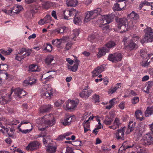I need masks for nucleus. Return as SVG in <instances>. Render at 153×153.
I'll return each instance as SVG.
<instances>
[{"label": "nucleus", "mask_w": 153, "mask_h": 153, "mask_svg": "<svg viewBox=\"0 0 153 153\" xmlns=\"http://www.w3.org/2000/svg\"><path fill=\"white\" fill-rule=\"evenodd\" d=\"M102 10L100 8H97L91 11H87L84 20L85 22H87L91 19L95 18L99 15H101L100 19L98 20L97 22L99 25V27H101L103 30L105 28L104 21L105 20V15H101L102 13Z\"/></svg>", "instance_id": "f257e3e1"}, {"label": "nucleus", "mask_w": 153, "mask_h": 153, "mask_svg": "<svg viewBox=\"0 0 153 153\" xmlns=\"http://www.w3.org/2000/svg\"><path fill=\"white\" fill-rule=\"evenodd\" d=\"M50 86L48 85H45L42 88L41 93L43 97L50 99L53 96V91Z\"/></svg>", "instance_id": "f03ea898"}, {"label": "nucleus", "mask_w": 153, "mask_h": 153, "mask_svg": "<svg viewBox=\"0 0 153 153\" xmlns=\"http://www.w3.org/2000/svg\"><path fill=\"white\" fill-rule=\"evenodd\" d=\"M145 33L143 40L144 42H153V29L150 27H148L144 30Z\"/></svg>", "instance_id": "7ed1b4c3"}, {"label": "nucleus", "mask_w": 153, "mask_h": 153, "mask_svg": "<svg viewBox=\"0 0 153 153\" xmlns=\"http://www.w3.org/2000/svg\"><path fill=\"white\" fill-rule=\"evenodd\" d=\"M122 58L121 53L117 52L113 54H109L108 59L113 62L116 63L120 61Z\"/></svg>", "instance_id": "20e7f679"}, {"label": "nucleus", "mask_w": 153, "mask_h": 153, "mask_svg": "<svg viewBox=\"0 0 153 153\" xmlns=\"http://www.w3.org/2000/svg\"><path fill=\"white\" fill-rule=\"evenodd\" d=\"M117 2L114 4L113 7L114 10L120 11L124 10L126 6V0H117Z\"/></svg>", "instance_id": "39448f33"}, {"label": "nucleus", "mask_w": 153, "mask_h": 153, "mask_svg": "<svg viewBox=\"0 0 153 153\" xmlns=\"http://www.w3.org/2000/svg\"><path fill=\"white\" fill-rule=\"evenodd\" d=\"M11 91L12 94L14 92V96L15 97H18L19 98H21L22 96L26 95V92L23 89L19 88H17L14 89L13 88L11 89Z\"/></svg>", "instance_id": "423d86ee"}, {"label": "nucleus", "mask_w": 153, "mask_h": 153, "mask_svg": "<svg viewBox=\"0 0 153 153\" xmlns=\"http://www.w3.org/2000/svg\"><path fill=\"white\" fill-rule=\"evenodd\" d=\"M126 129V127L124 126L121 128L120 129H118L114 131V134L116 136V138L117 140H124V132Z\"/></svg>", "instance_id": "0eeeda50"}, {"label": "nucleus", "mask_w": 153, "mask_h": 153, "mask_svg": "<svg viewBox=\"0 0 153 153\" xmlns=\"http://www.w3.org/2000/svg\"><path fill=\"white\" fill-rule=\"evenodd\" d=\"M89 86L88 85L85 87V88L79 93V96L82 98L87 99L92 92V90L91 89L88 90Z\"/></svg>", "instance_id": "6e6552de"}, {"label": "nucleus", "mask_w": 153, "mask_h": 153, "mask_svg": "<svg viewBox=\"0 0 153 153\" xmlns=\"http://www.w3.org/2000/svg\"><path fill=\"white\" fill-rule=\"evenodd\" d=\"M40 145V143L37 141H32L26 147V149L27 150L33 151L38 149Z\"/></svg>", "instance_id": "1a4fd4ad"}, {"label": "nucleus", "mask_w": 153, "mask_h": 153, "mask_svg": "<svg viewBox=\"0 0 153 153\" xmlns=\"http://www.w3.org/2000/svg\"><path fill=\"white\" fill-rule=\"evenodd\" d=\"M143 140L145 145H150L153 143V137L151 133L145 134L143 137Z\"/></svg>", "instance_id": "9d476101"}, {"label": "nucleus", "mask_w": 153, "mask_h": 153, "mask_svg": "<svg viewBox=\"0 0 153 153\" xmlns=\"http://www.w3.org/2000/svg\"><path fill=\"white\" fill-rule=\"evenodd\" d=\"M132 146H127L126 145L124 146L122 145V146L119 149V152L118 153H131L133 151L131 149V147Z\"/></svg>", "instance_id": "9b49d317"}, {"label": "nucleus", "mask_w": 153, "mask_h": 153, "mask_svg": "<svg viewBox=\"0 0 153 153\" xmlns=\"http://www.w3.org/2000/svg\"><path fill=\"white\" fill-rule=\"evenodd\" d=\"M77 103L74 100H68L66 102V107L68 109L74 108L77 105Z\"/></svg>", "instance_id": "f8f14e48"}, {"label": "nucleus", "mask_w": 153, "mask_h": 153, "mask_svg": "<svg viewBox=\"0 0 153 153\" xmlns=\"http://www.w3.org/2000/svg\"><path fill=\"white\" fill-rule=\"evenodd\" d=\"M1 96V97L4 100H7L8 99L10 100L11 99V95L12 94L11 91L10 93H7V91L6 89H4L0 91Z\"/></svg>", "instance_id": "ddd939ff"}, {"label": "nucleus", "mask_w": 153, "mask_h": 153, "mask_svg": "<svg viewBox=\"0 0 153 153\" xmlns=\"http://www.w3.org/2000/svg\"><path fill=\"white\" fill-rule=\"evenodd\" d=\"M104 69V68L102 65L95 68L92 72L93 77H95L98 76L103 71Z\"/></svg>", "instance_id": "4468645a"}, {"label": "nucleus", "mask_w": 153, "mask_h": 153, "mask_svg": "<svg viewBox=\"0 0 153 153\" xmlns=\"http://www.w3.org/2000/svg\"><path fill=\"white\" fill-rule=\"evenodd\" d=\"M55 4L54 2L50 1H47L42 4V7L43 9L48 10L53 7Z\"/></svg>", "instance_id": "2eb2a0df"}, {"label": "nucleus", "mask_w": 153, "mask_h": 153, "mask_svg": "<svg viewBox=\"0 0 153 153\" xmlns=\"http://www.w3.org/2000/svg\"><path fill=\"white\" fill-rule=\"evenodd\" d=\"M115 17V14L113 13L106 15V22L108 24L113 22Z\"/></svg>", "instance_id": "dca6fc26"}, {"label": "nucleus", "mask_w": 153, "mask_h": 153, "mask_svg": "<svg viewBox=\"0 0 153 153\" xmlns=\"http://www.w3.org/2000/svg\"><path fill=\"white\" fill-rule=\"evenodd\" d=\"M74 117H75L74 116H68L65 118L64 121L61 123L63 125L65 126L69 125L71 124L72 119Z\"/></svg>", "instance_id": "f3484780"}, {"label": "nucleus", "mask_w": 153, "mask_h": 153, "mask_svg": "<svg viewBox=\"0 0 153 153\" xmlns=\"http://www.w3.org/2000/svg\"><path fill=\"white\" fill-rule=\"evenodd\" d=\"M135 123H133L132 121H130L128 123V128L126 131V133L127 134H129L131 132L133 131L135 128Z\"/></svg>", "instance_id": "a211bd4d"}, {"label": "nucleus", "mask_w": 153, "mask_h": 153, "mask_svg": "<svg viewBox=\"0 0 153 153\" xmlns=\"http://www.w3.org/2000/svg\"><path fill=\"white\" fill-rule=\"evenodd\" d=\"M116 42L113 41H110L106 44V47L108 49L106 48V53L108 52L109 49L111 48H114L116 46Z\"/></svg>", "instance_id": "6ab92c4d"}, {"label": "nucleus", "mask_w": 153, "mask_h": 153, "mask_svg": "<svg viewBox=\"0 0 153 153\" xmlns=\"http://www.w3.org/2000/svg\"><path fill=\"white\" fill-rule=\"evenodd\" d=\"M122 22H124L125 25H121L120 26H118V27L119 29H120L121 30V32H125L128 29V21L127 20H122Z\"/></svg>", "instance_id": "aec40b11"}, {"label": "nucleus", "mask_w": 153, "mask_h": 153, "mask_svg": "<svg viewBox=\"0 0 153 153\" xmlns=\"http://www.w3.org/2000/svg\"><path fill=\"white\" fill-rule=\"evenodd\" d=\"M14 131L15 129L13 128H10V130H9L8 128H7L5 129V133H7L10 137H11L13 139L15 138L16 137V136L14 134Z\"/></svg>", "instance_id": "412c9836"}, {"label": "nucleus", "mask_w": 153, "mask_h": 153, "mask_svg": "<svg viewBox=\"0 0 153 153\" xmlns=\"http://www.w3.org/2000/svg\"><path fill=\"white\" fill-rule=\"evenodd\" d=\"M51 108V105H45L40 108L39 111L41 113H44L48 111Z\"/></svg>", "instance_id": "4be33fe9"}, {"label": "nucleus", "mask_w": 153, "mask_h": 153, "mask_svg": "<svg viewBox=\"0 0 153 153\" xmlns=\"http://www.w3.org/2000/svg\"><path fill=\"white\" fill-rule=\"evenodd\" d=\"M143 131L140 126H139L137 127L135 131L134 134V135L136 137H139L142 135Z\"/></svg>", "instance_id": "5701e85b"}, {"label": "nucleus", "mask_w": 153, "mask_h": 153, "mask_svg": "<svg viewBox=\"0 0 153 153\" xmlns=\"http://www.w3.org/2000/svg\"><path fill=\"white\" fill-rule=\"evenodd\" d=\"M74 62L75 63L73 66H70L69 68V69L73 72H75L77 71L80 61L77 59H76L74 60Z\"/></svg>", "instance_id": "b1692460"}, {"label": "nucleus", "mask_w": 153, "mask_h": 153, "mask_svg": "<svg viewBox=\"0 0 153 153\" xmlns=\"http://www.w3.org/2000/svg\"><path fill=\"white\" fill-rule=\"evenodd\" d=\"M67 27L64 26H61L60 27L57 28L54 30V32L57 33H62L66 32Z\"/></svg>", "instance_id": "393cba45"}, {"label": "nucleus", "mask_w": 153, "mask_h": 153, "mask_svg": "<svg viewBox=\"0 0 153 153\" xmlns=\"http://www.w3.org/2000/svg\"><path fill=\"white\" fill-rule=\"evenodd\" d=\"M153 114V107H148L145 112V116L148 117Z\"/></svg>", "instance_id": "a878e982"}, {"label": "nucleus", "mask_w": 153, "mask_h": 153, "mask_svg": "<svg viewBox=\"0 0 153 153\" xmlns=\"http://www.w3.org/2000/svg\"><path fill=\"white\" fill-rule=\"evenodd\" d=\"M56 123L55 118H53L51 120H46L44 121V124L47 126V127H51L53 126Z\"/></svg>", "instance_id": "bb28decb"}, {"label": "nucleus", "mask_w": 153, "mask_h": 153, "mask_svg": "<svg viewBox=\"0 0 153 153\" xmlns=\"http://www.w3.org/2000/svg\"><path fill=\"white\" fill-rule=\"evenodd\" d=\"M135 115L136 118L139 120L140 121H142L143 119V113L140 110H138L135 112Z\"/></svg>", "instance_id": "cd10ccee"}, {"label": "nucleus", "mask_w": 153, "mask_h": 153, "mask_svg": "<svg viewBox=\"0 0 153 153\" xmlns=\"http://www.w3.org/2000/svg\"><path fill=\"white\" fill-rule=\"evenodd\" d=\"M140 54L143 58H146V59L150 58L151 57V56L153 55L152 54H147V52L143 50L140 51Z\"/></svg>", "instance_id": "c85d7f7f"}, {"label": "nucleus", "mask_w": 153, "mask_h": 153, "mask_svg": "<svg viewBox=\"0 0 153 153\" xmlns=\"http://www.w3.org/2000/svg\"><path fill=\"white\" fill-rule=\"evenodd\" d=\"M44 48L43 49V51H46L50 52L52 51V47L50 43H46L43 46Z\"/></svg>", "instance_id": "c756f323"}, {"label": "nucleus", "mask_w": 153, "mask_h": 153, "mask_svg": "<svg viewBox=\"0 0 153 153\" xmlns=\"http://www.w3.org/2000/svg\"><path fill=\"white\" fill-rule=\"evenodd\" d=\"M77 0H67L66 4L68 7H75L77 4Z\"/></svg>", "instance_id": "7c9ffc66"}, {"label": "nucleus", "mask_w": 153, "mask_h": 153, "mask_svg": "<svg viewBox=\"0 0 153 153\" xmlns=\"http://www.w3.org/2000/svg\"><path fill=\"white\" fill-rule=\"evenodd\" d=\"M53 118H54L53 115L51 114H49L48 115L44 116L43 117L41 118V120L42 121V122L44 123L45 120H51Z\"/></svg>", "instance_id": "2f4dec72"}, {"label": "nucleus", "mask_w": 153, "mask_h": 153, "mask_svg": "<svg viewBox=\"0 0 153 153\" xmlns=\"http://www.w3.org/2000/svg\"><path fill=\"white\" fill-rule=\"evenodd\" d=\"M52 44L56 46L58 48H60V45L61 43V39H53L52 41Z\"/></svg>", "instance_id": "473e14b6"}, {"label": "nucleus", "mask_w": 153, "mask_h": 153, "mask_svg": "<svg viewBox=\"0 0 153 153\" xmlns=\"http://www.w3.org/2000/svg\"><path fill=\"white\" fill-rule=\"evenodd\" d=\"M82 22L80 17L77 14L75 15L74 19V22L76 25H79L81 24Z\"/></svg>", "instance_id": "72a5a7b5"}, {"label": "nucleus", "mask_w": 153, "mask_h": 153, "mask_svg": "<svg viewBox=\"0 0 153 153\" xmlns=\"http://www.w3.org/2000/svg\"><path fill=\"white\" fill-rule=\"evenodd\" d=\"M105 54V48L103 47L99 49V52L97 54L98 58H100Z\"/></svg>", "instance_id": "f704fd0d"}, {"label": "nucleus", "mask_w": 153, "mask_h": 153, "mask_svg": "<svg viewBox=\"0 0 153 153\" xmlns=\"http://www.w3.org/2000/svg\"><path fill=\"white\" fill-rule=\"evenodd\" d=\"M137 146H135L134 150L137 152V153H144V150L143 148L141 147L138 145V144H137Z\"/></svg>", "instance_id": "c9c22d12"}, {"label": "nucleus", "mask_w": 153, "mask_h": 153, "mask_svg": "<svg viewBox=\"0 0 153 153\" xmlns=\"http://www.w3.org/2000/svg\"><path fill=\"white\" fill-rule=\"evenodd\" d=\"M56 148L55 146H49L46 149L47 151L49 153H54Z\"/></svg>", "instance_id": "e433bc0d"}, {"label": "nucleus", "mask_w": 153, "mask_h": 153, "mask_svg": "<svg viewBox=\"0 0 153 153\" xmlns=\"http://www.w3.org/2000/svg\"><path fill=\"white\" fill-rule=\"evenodd\" d=\"M125 19V20H127L126 18H119L118 17H116L115 20L116 22L117 23L118 26H120L121 25H125V24H124V22L121 21H122V20H124Z\"/></svg>", "instance_id": "4c0bfd02"}, {"label": "nucleus", "mask_w": 153, "mask_h": 153, "mask_svg": "<svg viewBox=\"0 0 153 153\" xmlns=\"http://www.w3.org/2000/svg\"><path fill=\"white\" fill-rule=\"evenodd\" d=\"M122 123L120 122V119L117 117H116L113 123V125L115 127H116V129L119 128V126L121 125Z\"/></svg>", "instance_id": "58836bf2"}, {"label": "nucleus", "mask_w": 153, "mask_h": 153, "mask_svg": "<svg viewBox=\"0 0 153 153\" xmlns=\"http://www.w3.org/2000/svg\"><path fill=\"white\" fill-rule=\"evenodd\" d=\"M53 57L52 55L48 56L45 59V62L48 65H50L53 61Z\"/></svg>", "instance_id": "ea45409f"}, {"label": "nucleus", "mask_w": 153, "mask_h": 153, "mask_svg": "<svg viewBox=\"0 0 153 153\" xmlns=\"http://www.w3.org/2000/svg\"><path fill=\"white\" fill-rule=\"evenodd\" d=\"M137 143H136L135 142H133L132 143H130L129 141H127L124 142L123 143V145L125 146L126 145V146H132V147H131V149H134V148H135V146H137Z\"/></svg>", "instance_id": "a19ab883"}, {"label": "nucleus", "mask_w": 153, "mask_h": 153, "mask_svg": "<svg viewBox=\"0 0 153 153\" xmlns=\"http://www.w3.org/2000/svg\"><path fill=\"white\" fill-rule=\"evenodd\" d=\"M152 82H148L147 86L144 89V91L147 94H149V90L152 88Z\"/></svg>", "instance_id": "79ce46f5"}, {"label": "nucleus", "mask_w": 153, "mask_h": 153, "mask_svg": "<svg viewBox=\"0 0 153 153\" xmlns=\"http://www.w3.org/2000/svg\"><path fill=\"white\" fill-rule=\"evenodd\" d=\"M151 4L150 2H148L147 1H145L143 2H142L139 5V9L140 10H141L143 6H150Z\"/></svg>", "instance_id": "37998d69"}, {"label": "nucleus", "mask_w": 153, "mask_h": 153, "mask_svg": "<svg viewBox=\"0 0 153 153\" xmlns=\"http://www.w3.org/2000/svg\"><path fill=\"white\" fill-rule=\"evenodd\" d=\"M136 45V44L134 43L133 41L131 39L129 42L128 46L131 50H132L135 48Z\"/></svg>", "instance_id": "c03bdc74"}, {"label": "nucleus", "mask_w": 153, "mask_h": 153, "mask_svg": "<svg viewBox=\"0 0 153 153\" xmlns=\"http://www.w3.org/2000/svg\"><path fill=\"white\" fill-rule=\"evenodd\" d=\"M12 51L13 50L11 48H9L8 50H3L1 52V54H3L5 55H9L11 53Z\"/></svg>", "instance_id": "a18cd8bd"}, {"label": "nucleus", "mask_w": 153, "mask_h": 153, "mask_svg": "<svg viewBox=\"0 0 153 153\" xmlns=\"http://www.w3.org/2000/svg\"><path fill=\"white\" fill-rule=\"evenodd\" d=\"M5 111L7 113H12L14 112V111L13 108L8 106H6L5 109Z\"/></svg>", "instance_id": "49530a36"}, {"label": "nucleus", "mask_w": 153, "mask_h": 153, "mask_svg": "<svg viewBox=\"0 0 153 153\" xmlns=\"http://www.w3.org/2000/svg\"><path fill=\"white\" fill-rule=\"evenodd\" d=\"M70 14L71 17L73 16L74 15H77L78 14V12L77 11L76 9H74L73 8L71 9L70 10H69Z\"/></svg>", "instance_id": "de8ad7c7"}, {"label": "nucleus", "mask_w": 153, "mask_h": 153, "mask_svg": "<svg viewBox=\"0 0 153 153\" xmlns=\"http://www.w3.org/2000/svg\"><path fill=\"white\" fill-rule=\"evenodd\" d=\"M64 19L67 20L71 19L70 17H71L70 12L68 10H66L64 12Z\"/></svg>", "instance_id": "09e8293b"}, {"label": "nucleus", "mask_w": 153, "mask_h": 153, "mask_svg": "<svg viewBox=\"0 0 153 153\" xmlns=\"http://www.w3.org/2000/svg\"><path fill=\"white\" fill-rule=\"evenodd\" d=\"M52 18L50 15H47L44 18V20L46 24L50 22L51 21Z\"/></svg>", "instance_id": "8fccbe9b"}, {"label": "nucleus", "mask_w": 153, "mask_h": 153, "mask_svg": "<svg viewBox=\"0 0 153 153\" xmlns=\"http://www.w3.org/2000/svg\"><path fill=\"white\" fill-rule=\"evenodd\" d=\"M23 9V7L22 6L20 5H18L17 6L15 11L14 12V13L17 14H19Z\"/></svg>", "instance_id": "3c124183"}, {"label": "nucleus", "mask_w": 153, "mask_h": 153, "mask_svg": "<svg viewBox=\"0 0 153 153\" xmlns=\"http://www.w3.org/2000/svg\"><path fill=\"white\" fill-rule=\"evenodd\" d=\"M36 65H31L29 66V71L30 72H36L37 71L36 69H35Z\"/></svg>", "instance_id": "603ef678"}, {"label": "nucleus", "mask_w": 153, "mask_h": 153, "mask_svg": "<svg viewBox=\"0 0 153 153\" xmlns=\"http://www.w3.org/2000/svg\"><path fill=\"white\" fill-rule=\"evenodd\" d=\"M32 12L33 10H32L27 11L25 13L24 16L27 18H30L32 15Z\"/></svg>", "instance_id": "864d4df0"}, {"label": "nucleus", "mask_w": 153, "mask_h": 153, "mask_svg": "<svg viewBox=\"0 0 153 153\" xmlns=\"http://www.w3.org/2000/svg\"><path fill=\"white\" fill-rule=\"evenodd\" d=\"M53 78V77L52 76V75H50L48 76V77L46 78V79H45L44 81L43 80H42V81L43 83H46L50 81V80Z\"/></svg>", "instance_id": "5fc2aeb1"}, {"label": "nucleus", "mask_w": 153, "mask_h": 153, "mask_svg": "<svg viewBox=\"0 0 153 153\" xmlns=\"http://www.w3.org/2000/svg\"><path fill=\"white\" fill-rule=\"evenodd\" d=\"M101 125H98L97 127L95 128L93 131V133H94L95 135H96L99 131V129L101 128Z\"/></svg>", "instance_id": "6e6d98bb"}, {"label": "nucleus", "mask_w": 153, "mask_h": 153, "mask_svg": "<svg viewBox=\"0 0 153 153\" xmlns=\"http://www.w3.org/2000/svg\"><path fill=\"white\" fill-rule=\"evenodd\" d=\"M118 101V99L117 98H114L111 100L109 102L110 104H111L114 105Z\"/></svg>", "instance_id": "4d7b16f0"}, {"label": "nucleus", "mask_w": 153, "mask_h": 153, "mask_svg": "<svg viewBox=\"0 0 153 153\" xmlns=\"http://www.w3.org/2000/svg\"><path fill=\"white\" fill-rule=\"evenodd\" d=\"M49 72H47L46 73L43 74L41 77V81L43 80L44 81L45 79L49 75Z\"/></svg>", "instance_id": "13d9d810"}, {"label": "nucleus", "mask_w": 153, "mask_h": 153, "mask_svg": "<svg viewBox=\"0 0 153 153\" xmlns=\"http://www.w3.org/2000/svg\"><path fill=\"white\" fill-rule=\"evenodd\" d=\"M139 98L138 97H134L131 100L132 103L133 104H136L139 102Z\"/></svg>", "instance_id": "bf43d9fd"}, {"label": "nucleus", "mask_w": 153, "mask_h": 153, "mask_svg": "<svg viewBox=\"0 0 153 153\" xmlns=\"http://www.w3.org/2000/svg\"><path fill=\"white\" fill-rule=\"evenodd\" d=\"M93 100L95 103L98 102H99V97L98 95L95 94L93 96Z\"/></svg>", "instance_id": "052dcab7"}, {"label": "nucleus", "mask_w": 153, "mask_h": 153, "mask_svg": "<svg viewBox=\"0 0 153 153\" xmlns=\"http://www.w3.org/2000/svg\"><path fill=\"white\" fill-rule=\"evenodd\" d=\"M25 53L23 54L22 55V56L23 57V59L26 56H29L30 54V50H27L26 51H25Z\"/></svg>", "instance_id": "680f3d73"}, {"label": "nucleus", "mask_w": 153, "mask_h": 153, "mask_svg": "<svg viewBox=\"0 0 153 153\" xmlns=\"http://www.w3.org/2000/svg\"><path fill=\"white\" fill-rule=\"evenodd\" d=\"M5 127L2 125L1 123H0V131H1L2 133H5Z\"/></svg>", "instance_id": "e2e57ef3"}, {"label": "nucleus", "mask_w": 153, "mask_h": 153, "mask_svg": "<svg viewBox=\"0 0 153 153\" xmlns=\"http://www.w3.org/2000/svg\"><path fill=\"white\" fill-rule=\"evenodd\" d=\"M8 65L6 64H3L2 65V66L1 67V71H6L8 69Z\"/></svg>", "instance_id": "0e129e2a"}, {"label": "nucleus", "mask_w": 153, "mask_h": 153, "mask_svg": "<svg viewBox=\"0 0 153 153\" xmlns=\"http://www.w3.org/2000/svg\"><path fill=\"white\" fill-rule=\"evenodd\" d=\"M63 102V101H62L61 100L58 101L56 102L54 104L56 107H61V105Z\"/></svg>", "instance_id": "69168bd1"}, {"label": "nucleus", "mask_w": 153, "mask_h": 153, "mask_svg": "<svg viewBox=\"0 0 153 153\" xmlns=\"http://www.w3.org/2000/svg\"><path fill=\"white\" fill-rule=\"evenodd\" d=\"M22 59H23V57L22 56V55L19 54V53L16 55L15 57V59L19 61H21Z\"/></svg>", "instance_id": "338daca9"}, {"label": "nucleus", "mask_w": 153, "mask_h": 153, "mask_svg": "<svg viewBox=\"0 0 153 153\" xmlns=\"http://www.w3.org/2000/svg\"><path fill=\"white\" fill-rule=\"evenodd\" d=\"M116 90H117L115 89V88L114 87L113 88H111L110 89H109L108 91V92L109 94H112L114 93Z\"/></svg>", "instance_id": "774afa93"}]
</instances>
